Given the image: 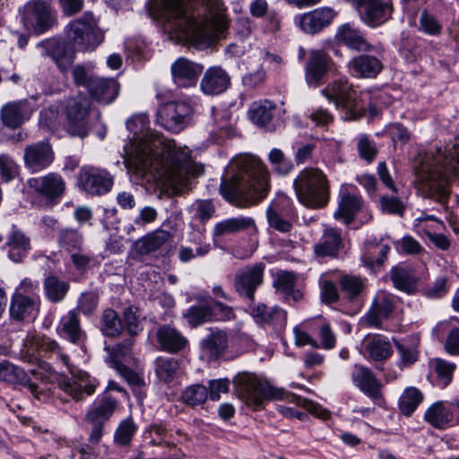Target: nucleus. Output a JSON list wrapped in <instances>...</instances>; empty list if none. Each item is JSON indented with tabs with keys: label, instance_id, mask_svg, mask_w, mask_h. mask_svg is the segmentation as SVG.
Listing matches in <instances>:
<instances>
[{
	"label": "nucleus",
	"instance_id": "1",
	"mask_svg": "<svg viewBox=\"0 0 459 459\" xmlns=\"http://www.w3.org/2000/svg\"><path fill=\"white\" fill-rule=\"evenodd\" d=\"M144 115L134 116L126 121V127L134 133L133 142L125 147L124 162L126 168L141 176L147 172L168 182L176 194L191 188V177L203 174L204 168L195 164L184 147H177L174 140L157 132H147Z\"/></svg>",
	"mask_w": 459,
	"mask_h": 459
},
{
	"label": "nucleus",
	"instance_id": "2",
	"mask_svg": "<svg viewBox=\"0 0 459 459\" xmlns=\"http://www.w3.org/2000/svg\"><path fill=\"white\" fill-rule=\"evenodd\" d=\"M152 13L170 39L196 48L210 47L226 29L220 0H155Z\"/></svg>",
	"mask_w": 459,
	"mask_h": 459
},
{
	"label": "nucleus",
	"instance_id": "3",
	"mask_svg": "<svg viewBox=\"0 0 459 459\" xmlns=\"http://www.w3.org/2000/svg\"><path fill=\"white\" fill-rule=\"evenodd\" d=\"M415 184L424 197L446 205L449 181L459 179V144L434 147L420 154L414 165Z\"/></svg>",
	"mask_w": 459,
	"mask_h": 459
},
{
	"label": "nucleus",
	"instance_id": "4",
	"mask_svg": "<svg viewBox=\"0 0 459 459\" xmlns=\"http://www.w3.org/2000/svg\"><path fill=\"white\" fill-rule=\"evenodd\" d=\"M234 173L229 179H222L220 186L221 195L238 208L258 204L268 195L270 172L266 165L256 156L242 155L232 164Z\"/></svg>",
	"mask_w": 459,
	"mask_h": 459
},
{
	"label": "nucleus",
	"instance_id": "5",
	"mask_svg": "<svg viewBox=\"0 0 459 459\" xmlns=\"http://www.w3.org/2000/svg\"><path fill=\"white\" fill-rule=\"evenodd\" d=\"M293 186L299 202L308 208H323L328 203L329 182L318 169L301 170L294 179Z\"/></svg>",
	"mask_w": 459,
	"mask_h": 459
},
{
	"label": "nucleus",
	"instance_id": "6",
	"mask_svg": "<svg viewBox=\"0 0 459 459\" xmlns=\"http://www.w3.org/2000/svg\"><path fill=\"white\" fill-rule=\"evenodd\" d=\"M233 384L238 397L255 410L265 400H281L285 395L282 389L275 388L267 381L248 372L238 374L233 379Z\"/></svg>",
	"mask_w": 459,
	"mask_h": 459
},
{
	"label": "nucleus",
	"instance_id": "7",
	"mask_svg": "<svg viewBox=\"0 0 459 459\" xmlns=\"http://www.w3.org/2000/svg\"><path fill=\"white\" fill-rule=\"evenodd\" d=\"M66 38L74 50L92 51L104 39V32L91 12L72 21L66 26Z\"/></svg>",
	"mask_w": 459,
	"mask_h": 459
},
{
	"label": "nucleus",
	"instance_id": "8",
	"mask_svg": "<svg viewBox=\"0 0 459 459\" xmlns=\"http://www.w3.org/2000/svg\"><path fill=\"white\" fill-rule=\"evenodd\" d=\"M322 94L337 108L346 110V119L356 120L364 115V107L352 84L347 81L336 80L322 90Z\"/></svg>",
	"mask_w": 459,
	"mask_h": 459
},
{
	"label": "nucleus",
	"instance_id": "9",
	"mask_svg": "<svg viewBox=\"0 0 459 459\" xmlns=\"http://www.w3.org/2000/svg\"><path fill=\"white\" fill-rule=\"evenodd\" d=\"M194 108L186 101H169L159 107L156 114L157 123L171 133H180L193 120Z\"/></svg>",
	"mask_w": 459,
	"mask_h": 459
},
{
	"label": "nucleus",
	"instance_id": "10",
	"mask_svg": "<svg viewBox=\"0 0 459 459\" xmlns=\"http://www.w3.org/2000/svg\"><path fill=\"white\" fill-rule=\"evenodd\" d=\"M90 108L91 101L86 96L77 95L68 100L65 117L69 134L81 138L88 134L87 117Z\"/></svg>",
	"mask_w": 459,
	"mask_h": 459
},
{
	"label": "nucleus",
	"instance_id": "11",
	"mask_svg": "<svg viewBox=\"0 0 459 459\" xmlns=\"http://www.w3.org/2000/svg\"><path fill=\"white\" fill-rule=\"evenodd\" d=\"M23 22L36 33H43L54 26L56 20L50 4L44 0L28 2L23 9Z\"/></svg>",
	"mask_w": 459,
	"mask_h": 459
},
{
	"label": "nucleus",
	"instance_id": "12",
	"mask_svg": "<svg viewBox=\"0 0 459 459\" xmlns=\"http://www.w3.org/2000/svg\"><path fill=\"white\" fill-rule=\"evenodd\" d=\"M370 27L382 24L393 13L391 0H348Z\"/></svg>",
	"mask_w": 459,
	"mask_h": 459
},
{
	"label": "nucleus",
	"instance_id": "13",
	"mask_svg": "<svg viewBox=\"0 0 459 459\" xmlns=\"http://www.w3.org/2000/svg\"><path fill=\"white\" fill-rule=\"evenodd\" d=\"M78 185L91 195H100L112 188L113 178L105 169L85 166L79 171Z\"/></svg>",
	"mask_w": 459,
	"mask_h": 459
},
{
	"label": "nucleus",
	"instance_id": "14",
	"mask_svg": "<svg viewBox=\"0 0 459 459\" xmlns=\"http://www.w3.org/2000/svg\"><path fill=\"white\" fill-rule=\"evenodd\" d=\"M266 221L270 228L281 233H289L293 228L295 212L285 199H277L266 208Z\"/></svg>",
	"mask_w": 459,
	"mask_h": 459
},
{
	"label": "nucleus",
	"instance_id": "15",
	"mask_svg": "<svg viewBox=\"0 0 459 459\" xmlns=\"http://www.w3.org/2000/svg\"><path fill=\"white\" fill-rule=\"evenodd\" d=\"M28 186L50 203H56L65 192V182L63 178L59 174L52 172L30 178Z\"/></svg>",
	"mask_w": 459,
	"mask_h": 459
},
{
	"label": "nucleus",
	"instance_id": "16",
	"mask_svg": "<svg viewBox=\"0 0 459 459\" xmlns=\"http://www.w3.org/2000/svg\"><path fill=\"white\" fill-rule=\"evenodd\" d=\"M264 264L262 263L247 266L236 274L234 287L236 291L250 301L255 299V292L263 282Z\"/></svg>",
	"mask_w": 459,
	"mask_h": 459
},
{
	"label": "nucleus",
	"instance_id": "17",
	"mask_svg": "<svg viewBox=\"0 0 459 459\" xmlns=\"http://www.w3.org/2000/svg\"><path fill=\"white\" fill-rule=\"evenodd\" d=\"M208 333L200 341L201 353L208 361L220 359L229 349V334L225 330L211 327Z\"/></svg>",
	"mask_w": 459,
	"mask_h": 459
},
{
	"label": "nucleus",
	"instance_id": "18",
	"mask_svg": "<svg viewBox=\"0 0 459 459\" xmlns=\"http://www.w3.org/2000/svg\"><path fill=\"white\" fill-rule=\"evenodd\" d=\"M336 15L337 13L330 7L316 8L299 15L296 23L303 32L314 35L329 26Z\"/></svg>",
	"mask_w": 459,
	"mask_h": 459
},
{
	"label": "nucleus",
	"instance_id": "19",
	"mask_svg": "<svg viewBox=\"0 0 459 459\" xmlns=\"http://www.w3.org/2000/svg\"><path fill=\"white\" fill-rule=\"evenodd\" d=\"M24 164L32 172H39L51 165L55 153L48 142H39L24 149Z\"/></svg>",
	"mask_w": 459,
	"mask_h": 459
},
{
	"label": "nucleus",
	"instance_id": "20",
	"mask_svg": "<svg viewBox=\"0 0 459 459\" xmlns=\"http://www.w3.org/2000/svg\"><path fill=\"white\" fill-rule=\"evenodd\" d=\"M354 385L376 403L383 400L382 384L367 367L355 365L351 374Z\"/></svg>",
	"mask_w": 459,
	"mask_h": 459
},
{
	"label": "nucleus",
	"instance_id": "21",
	"mask_svg": "<svg viewBox=\"0 0 459 459\" xmlns=\"http://www.w3.org/2000/svg\"><path fill=\"white\" fill-rule=\"evenodd\" d=\"M99 382L85 372L65 378L60 383L62 390L75 401L95 393Z\"/></svg>",
	"mask_w": 459,
	"mask_h": 459
},
{
	"label": "nucleus",
	"instance_id": "22",
	"mask_svg": "<svg viewBox=\"0 0 459 459\" xmlns=\"http://www.w3.org/2000/svg\"><path fill=\"white\" fill-rule=\"evenodd\" d=\"M202 70L203 65L185 57H180L171 65L172 80L178 87H193L195 86Z\"/></svg>",
	"mask_w": 459,
	"mask_h": 459
},
{
	"label": "nucleus",
	"instance_id": "23",
	"mask_svg": "<svg viewBox=\"0 0 459 459\" xmlns=\"http://www.w3.org/2000/svg\"><path fill=\"white\" fill-rule=\"evenodd\" d=\"M31 114L32 108L27 100L8 102L2 107L0 111L4 126L12 129L20 127L30 119Z\"/></svg>",
	"mask_w": 459,
	"mask_h": 459
},
{
	"label": "nucleus",
	"instance_id": "24",
	"mask_svg": "<svg viewBox=\"0 0 459 459\" xmlns=\"http://www.w3.org/2000/svg\"><path fill=\"white\" fill-rule=\"evenodd\" d=\"M361 353L368 359L383 361L391 357L393 350L387 337L370 333L361 342Z\"/></svg>",
	"mask_w": 459,
	"mask_h": 459
},
{
	"label": "nucleus",
	"instance_id": "25",
	"mask_svg": "<svg viewBox=\"0 0 459 459\" xmlns=\"http://www.w3.org/2000/svg\"><path fill=\"white\" fill-rule=\"evenodd\" d=\"M4 249L6 250L8 257L12 261L20 263L27 256L30 249V239L16 225H12Z\"/></svg>",
	"mask_w": 459,
	"mask_h": 459
},
{
	"label": "nucleus",
	"instance_id": "26",
	"mask_svg": "<svg viewBox=\"0 0 459 459\" xmlns=\"http://www.w3.org/2000/svg\"><path fill=\"white\" fill-rule=\"evenodd\" d=\"M331 58L323 51L311 50L305 66L306 81L309 86L317 87L327 74Z\"/></svg>",
	"mask_w": 459,
	"mask_h": 459
},
{
	"label": "nucleus",
	"instance_id": "27",
	"mask_svg": "<svg viewBox=\"0 0 459 459\" xmlns=\"http://www.w3.org/2000/svg\"><path fill=\"white\" fill-rule=\"evenodd\" d=\"M230 85L229 74L221 66L208 68L200 82L201 91L206 95H218L227 91Z\"/></svg>",
	"mask_w": 459,
	"mask_h": 459
},
{
	"label": "nucleus",
	"instance_id": "28",
	"mask_svg": "<svg viewBox=\"0 0 459 459\" xmlns=\"http://www.w3.org/2000/svg\"><path fill=\"white\" fill-rule=\"evenodd\" d=\"M394 307V299L391 295L385 292L378 293L365 316V323L368 326L380 328L382 321L390 316Z\"/></svg>",
	"mask_w": 459,
	"mask_h": 459
},
{
	"label": "nucleus",
	"instance_id": "29",
	"mask_svg": "<svg viewBox=\"0 0 459 459\" xmlns=\"http://www.w3.org/2000/svg\"><path fill=\"white\" fill-rule=\"evenodd\" d=\"M0 381L27 387L38 397V385L30 381L29 375L20 367L8 360H0Z\"/></svg>",
	"mask_w": 459,
	"mask_h": 459
},
{
	"label": "nucleus",
	"instance_id": "30",
	"mask_svg": "<svg viewBox=\"0 0 459 459\" xmlns=\"http://www.w3.org/2000/svg\"><path fill=\"white\" fill-rule=\"evenodd\" d=\"M119 90L120 85L117 80L96 76L90 82L88 91L98 102L109 104L117 97Z\"/></svg>",
	"mask_w": 459,
	"mask_h": 459
},
{
	"label": "nucleus",
	"instance_id": "31",
	"mask_svg": "<svg viewBox=\"0 0 459 459\" xmlns=\"http://www.w3.org/2000/svg\"><path fill=\"white\" fill-rule=\"evenodd\" d=\"M56 332L60 337L75 345H79L86 338L75 310H70L61 317Z\"/></svg>",
	"mask_w": 459,
	"mask_h": 459
},
{
	"label": "nucleus",
	"instance_id": "32",
	"mask_svg": "<svg viewBox=\"0 0 459 459\" xmlns=\"http://www.w3.org/2000/svg\"><path fill=\"white\" fill-rule=\"evenodd\" d=\"M334 39L338 44L357 51H368L371 48L363 33L351 23L339 26Z\"/></svg>",
	"mask_w": 459,
	"mask_h": 459
},
{
	"label": "nucleus",
	"instance_id": "33",
	"mask_svg": "<svg viewBox=\"0 0 459 459\" xmlns=\"http://www.w3.org/2000/svg\"><path fill=\"white\" fill-rule=\"evenodd\" d=\"M342 247L343 238L341 231L335 228L325 227L319 242L314 247V251L320 257H335Z\"/></svg>",
	"mask_w": 459,
	"mask_h": 459
},
{
	"label": "nucleus",
	"instance_id": "34",
	"mask_svg": "<svg viewBox=\"0 0 459 459\" xmlns=\"http://www.w3.org/2000/svg\"><path fill=\"white\" fill-rule=\"evenodd\" d=\"M337 283L343 299L355 302L363 296L367 287V279L359 275L342 273L339 276Z\"/></svg>",
	"mask_w": 459,
	"mask_h": 459
},
{
	"label": "nucleus",
	"instance_id": "35",
	"mask_svg": "<svg viewBox=\"0 0 459 459\" xmlns=\"http://www.w3.org/2000/svg\"><path fill=\"white\" fill-rule=\"evenodd\" d=\"M277 105L272 100L264 99L253 101L247 115L251 122L258 127L267 126L273 119Z\"/></svg>",
	"mask_w": 459,
	"mask_h": 459
},
{
	"label": "nucleus",
	"instance_id": "36",
	"mask_svg": "<svg viewBox=\"0 0 459 459\" xmlns=\"http://www.w3.org/2000/svg\"><path fill=\"white\" fill-rule=\"evenodd\" d=\"M423 418L433 428L445 429L453 422L454 414L448 404L436 402L427 408Z\"/></svg>",
	"mask_w": 459,
	"mask_h": 459
},
{
	"label": "nucleus",
	"instance_id": "37",
	"mask_svg": "<svg viewBox=\"0 0 459 459\" xmlns=\"http://www.w3.org/2000/svg\"><path fill=\"white\" fill-rule=\"evenodd\" d=\"M39 307V299L13 294L10 306V315L13 318L21 321L35 316Z\"/></svg>",
	"mask_w": 459,
	"mask_h": 459
},
{
	"label": "nucleus",
	"instance_id": "38",
	"mask_svg": "<svg viewBox=\"0 0 459 459\" xmlns=\"http://www.w3.org/2000/svg\"><path fill=\"white\" fill-rule=\"evenodd\" d=\"M249 229L254 230L255 232L257 231L253 218L245 216L233 217L216 223L213 229V235L215 237H222L236 234Z\"/></svg>",
	"mask_w": 459,
	"mask_h": 459
},
{
	"label": "nucleus",
	"instance_id": "39",
	"mask_svg": "<svg viewBox=\"0 0 459 459\" xmlns=\"http://www.w3.org/2000/svg\"><path fill=\"white\" fill-rule=\"evenodd\" d=\"M296 276L293 273L283 272L277 275L273 281L276 291L282 294L288 303H297L303 299L300 290L295 288Z\"/></svg>",
	"mask_w": 459,
	"mask_h": 459
},
{
	"label": "nucleus",
	"instance_id": "40",
	"mask_svg": "<svg viewBox=\"0 0 459 459\" xmlns=\"http://www.w3.org/2000/svg\"><path fill=\"white\" fill-rule=\"evenodd\" d=\"M157 340L163 351L176 353L183 350L188 341L175 328L163 325L158 329Z\"/></svg>",
	"mask_w": 459,
	"mask_h": 459
},
{
	"label": "nucleus",
	"instance_id": "41",
	"mask_svg": "<svg viewBox=\"0 0 459 459\" xmlns=\"http://www.w3.org/2000/svg\"><path fill=\"white\" fill-rule=\"evenodd\" d=\"M350 68L357 76L374 78L382 71L383 65L376 56L360 55L351 59Z\"/></svg>",
	"mask_w": 459,
	"mask_h": 459
},
{
	"label": "nucleus",
	"instance_id": "42",
	"mask_svg": "<svg viewBox=\"0 0 459 459\" xmlns=\"http://www.w3.org/2000/svg\"><path fill=\"white\" fill-rule=\"evenodd\" d=\"M195 299L200 301V304L191 306L184 313V317L191 327H197L204 323L212 321V299L210 297H196Z\"/></svg>",
	"mask_w": 459,
	"mask_h": 459
},
{
	"label": "nucleus",
	"instance_id": "43",
	"mask_svg": "<svg viewBox=\"0 0 459 459\" xmlns=\"http://www.w3.org/2000/svg\"><path fill=\"white\" fill-rule=\"evenodd\" d=\"M362 206V200L359 195L350 193L342 194L339 202L338 209L334 212L333 217L342 221L346 225L353 221L355 215Z\"/></svg>",
	"mask_w": 459,
	"mask_h": 459
},
{
	"label": "nucleus",
	"instance_id": "44",
	"mask_svg": "<svg viewBox=\"0 0 459 459\" xmlns=\"http://www.w3.org/2000/svg\"><path fill=\"white\" fill-rule=\"evenodd\" d=\"M171 238L172 234L169 231L159 229L139 238L135 247L141 255H147L160 249Z\"/></svg>",
	"mask_w": 459,
	"mask_h": 459
},
{
	"label": "nucleus",
	"instance_id": "45",
	"mask_svg": "<svg viewBox=\"0 0 459 459\" xmlns=\"http://www.w3.org/2000/svg\"><path fill=\"white\" fill-rule=\"evenodd\" d=\"M251 315L257 323L273 324L282 326L287 321V313L279 307H269L264 304L254 307Z\"/></svg>",
	"mask_w": 459,
	"mask_h": 459
},
{
	"label": "nucleus",
	"instance_id": "46",
	"mask_svg": "<svg viewBox=\"0 0 459 459\" xmlns=\"http://www.w3.org/2000/svg\"><path fill=\"white\" fill-rule=\"evenodd\" d=\"M117 407L116 399L105 395L97 401L86 414L88 422H100L104 424L113 414Z\"/></svg>",
	"mask_w": 459,
	"mask_h": 459
},
{
	"label": "nucleus",
	"instance_id": "47",
	"mask_svg": "<svg viewBox=\"0 0 459 459\" xmlns=\"http://www.w3.org/2000/svg\"><path fill=\"white\" fill-rule=\"evenodd\" d=\"M394 345L400 356V364L409 367L414 364L419 359L420 338L418 335H411L402 342L394 340Z\"/></svg>",
	"mask_w": 459,
	"mask_h": 459
},
{
	"label": "nucleus",
	"instance_id": "48",
	"mask_svg": "<svg viewBox=\"0 0 459 459\" xmlns=\"http://www.w3.org/2000/svg\"><path fill=\"white\" fill-rule=\"evenodd\" d=\"M100 330L107 337L117 338L124 332V325L118 313L113 308H105L100 318Z\"/></svg>",
	"mask_w": 459,
	"mask_h": 459
},
{
	"label": "nucleus",
	"instance_id": "49",
	"mask_svg": "<svg viewBox=\"0 0 459 459\" xmlns=\"http://www.w3.org/2000/svg\"><path fill=\"white\" fill-rule=\"evenodd\" d=\"M429 367L436 376L437 386L445 388L452 382L454 371L456 368L455 363L436 358L429 361Z\"/></svg>",
	"mask_w": 459,
	"mask_h": 459
},
{
	"label": "nucleus",
	"instance_id": "50",
	"mask_svg": "<svg viewBox=\"0 0 459 459\" xmlns=\"http://www.w3.org/2000/svg\"><path fill=\"white\" fill-rule=\"evenodd\" d=\"M453 319L449 318L438 323L436 330L448 332L446 337L445 350L450 355L459 356V328L453 325Z\"/></svg>",
	"mask_w": 459,
	"mask_h": 459
},
{
	"label": "nucleus",
	"instance_id": "51",
	"mask_svg": "<svg viewBox=\"0 0 459 459\" xmlns=\"http://www.w3.org/2000/svg\"><path fill=\"white\" fill-rule=\"evenodd\" d=\"M424 395L414 386L407 387L399 399V409L405 416H411L423 402Z\"/></svg>",
	"mask_w": 459,
	"mask_h": 459
},
{
	"label": "nucleus",
	"instance_id": "52",
	"mask_svg": "<svg viewBox=\"0 0 459 459\" xmlns=\"http://www.w3.org/2000/svg\"><path fill=\"white\" fill-rule=\"evenodd\" d=\"M390 277L394 287L400 290L411 293L416 287V278L409 269L394 267L390 272Z\"/></svg>",
	"mask_w": 459,
	"mask_h": 459
},
{
	"label": "nucleus",
	"instance_id": "53",
	"mask_svg": "<svg viewBox=\"0 0 459 459\" xmlns=\"http://www.w3.org/2000/svg\"><path fill=\"white\" fill-rule=\"evenodd\" d=\"M179 368L178 359L169 357H159L155 360V373L157 377L164 382H171Z\"/></svg>",
	"mask_w": 459,
	"mask_h": 459
},
{
	"label": "nucleus",
	"instance_id": "54",
	"mask_svg": "<svg viewBox=\"0 0 459 459\" xmlns=\"http://www.w3.org/2000/svg\"><path fill=\"white\" fill-rule=\"evenodd\" d=\"M47 298L52 302L62 301L69 290V284L56 276H48L44 282Z\"/></svg>",
	"mask_w": 459,
	"mask_h": 459
},
{
	"label": "nucleus",
	"instance_id": "55",
	"mask_svg": "<svg viewBox=\"0 0 459 459\" xmlns=\"http://www.w3.org/2000/svg\"><path fill=\"white\" fill-rule=\"evenodd\" d=\"M124 330L130 337L137 336L143 331V324L138 307L129 306L123 311Z\"/></svg>",
	"mask_w": 459,
	"mask_h": 459
},
{
	"label": "nucleus",
	"instance_id": "56",
	"mask_svg": "<svg viewBox=\"0 0 459 459\" xmlns=\"http://www.w3.org/2000/svg\"><path fill=\"white\" fill-rule=\"evenodd\" d=\"M268 160L273 167V170L278 175L286 176L294 169L293 162L278 148H273L270 151Z\"/></svg>",
	"mask_w": 459,
	"mask_h": 459
},
{
	"label": "nucleus",
	"instance_id": "57",
	"mask_svg": "<svg viewBox=\"0 0 459 459\" xmlns=\"http://www.w3.org/2000/svg\"><path fill=\"white\" fill-rule=\"evenodd\" d=\"M58 243L61 247L73 253L81 250L83 240L82 234L77 230L63 229L58 235Z\"/></svg>",
	"mask_w": 459,
	"mask_h": 459
},
{
	"label": "nucleus",
	"instance_id": "58",
	"mask_svg": "<svg viewBox=\"0 0 459 459\" xmlns=\"http://www.w3.org/2000/svg\"><path fill=\"white\" fill-rule=\"evenodd\" d=\"M137 430V426L132 418L120 422L114 434V443L118 446H128Z\"/></svg>",
	"mask_w": 459,
	"mask_h": 459
},
{
	"label": "nucleus",
	"instance_id": "59",
	"mask_svg": "<svg viewBox=\"0 0 459 459\" xmlns=\"http://www.w3.org/2000/svg\"><path fill=\"white\" fill-rule=\"evenodd\" d=\"M208 396V389L206 386L195 384L188 386L181 394L182 401L192 406H198L204 403Z\"/></svg>",
	"mask_w": 459,
	"mask_h": 459
},
{
	"label": "nucleus",
	"instance_id": "60",
	"mask_svg": "<svg viewBox=\"0 0 459 459\" xmlns=\"http://www.w3.org/2000/svg\"><path fill=\"white\" fill-rule=\"evenodd\" d=\"M357 151L359 156L368 163H371L378 153L375 142L367 134L358 136Z\"/></svg>",
	"mask_w": 459,
	"mask_h": 459
},
{
	"label": "nucleus",
	"instance_id": "61",
	"mask_svg": "<svg viewBox=\"0 0 459 459\" xmlns=\"http://www.w3.org/2000/svg\"><path fill=\"white\" fill-rule=\"evenodd\" d=\"M320 300L325 305H332L340 300V292L336 284L327 279L319 281Z\"/></svg>",
	"mask_w": 459,
	"mask_h": 459
},
{
	"label": "nucleus",
	"instance_id": "62",
	"mask_svg": "<svg viewBox=\"0 0 459 459\" xmlns=\"http://www.w3.org/2000/svg\"><path fill=\"white\" fill-rule=\"evenodd\" d=\"M134 342V337H130L128 339H125L112 348H107L114 368H116L118 363H122V359L130 356Z\"/></svg>",
	"mask_w": 459,
	"mask_h": 459
},
{
	"label": "nucleus",
	"instance_id": "63",
	"mask_svg": "<svg viewBox=\"0 0 459 459\" xmlns=\"http://www.w3.org/2000/svg\"><path fill=\"white\" fill-rule=\"evenodd\" d=\"M19 165L14 160L5 154L0 155V177L3 181L8 183L19 175Z\"/></svg>",
	"mask_w": 459,
	"mask_h": 459
},
{
	"label": "nucleus",
	"instance_id": "64",
	"mask_svg": "<svg viewBox=\"0 0 459 459\" xmlns=\"http://www.w3.org/2000/svg\"><path fill=\"white\" fill-rule=\"evenodd\" d=\"M99 304V296L94 292L82 293L77 303V307L74 309L77 314L82 313V315L89 316L92 315L97 309Z\"/></svg>",
	"mask_w": 459,
	"mask_h": 459
}]
</instances>
